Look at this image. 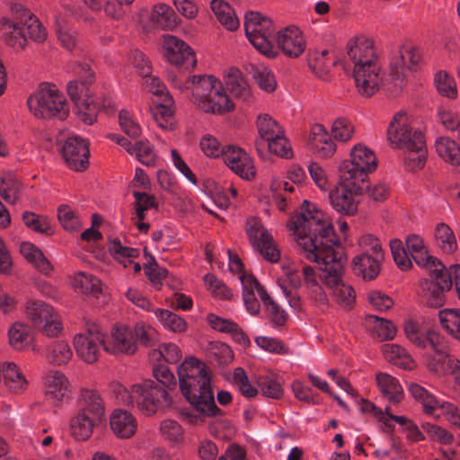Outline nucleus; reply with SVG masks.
Masks as SVG:
<instances>
[{"mask_svg": "<svg viewBox=\"0 0 460 460\" xmlns=\"http://www.w3.org/2000/svg\"><path fill=\"white\" fill-rule=\"evenodd\" d=\"M287 227L297 235V244L311 261L329 265L339 254L346 256L332 224L326 223L322 211L306 199L301 205V212H296L287 222Z\"/></svg>", "mask_w": 460, "mask_h": 460, "instance_id": "obj_1", "label": "nucleus"}, {"mask_svg": "<svg viewBox=\"0 0 460 460\" xmlns=\"http://www.w3.org/2000/svg\"><path fill=\"white\" fill-rule=\"evenodd\" d=\"M211 377L210 368L193 357L186 358L178 367L180 389L193 409V411L185 414L191 424L199 425L207 418L223 414L215 402Z\"/></svg>", "mask_w": 460, "mask_h": 460, "instance_id": "obj_2", "label": "nucleus"}, {"mask_svg": "<svg viewBox=\"0 0 460 460\" xmlns=\"http://www.w3.org/2000/svg\"><path fill=\"white\" fill-rule=\"evenodd\" d=\"M155 382L150 379L134 384L130 388L117 383L113 392L116 399L125 404H136L139 411L146 415L155 413L162 402H169L168 390L176 387L177 381L171 369L159 365L153 368Z\"/></svg>", "mask_w": 460, "mask_h": 460, "instance_id": "obj_3", "label": "nucleus"}, {"mask_svg": "<svg viewBox=\"0 0 460 460\" xmlns=\"http://www.w3.org/2000/svg\"><path fill=\"white\" fill-rule=\"evenodd\" d=\"M387 140L393 148L404 149V165L407 171L421 170L427 161V148L424 135L406 123V114H394L387 129Z\"/></svg>", "mask_w": 460, "mask_h": 460, "instance_id": "obj_4", "label": "nucleus"}, {"mask_svg": "<svg viewBox=\"0 0 460 460\" xmlns=\"http://www.w3.org/2000/svg\"><path fill=\"white\" fill-rule=\"evenodd\" d=\"M348 56L354 63L353 77L358 93L370 98L379 91L381 66L374 50V42L369 39H356L349 46Z\"/></svg>", "mask_w": 460, "mask_h": 460, "instance_id": "obj_5", "label": "nucleus"}, {"mask_svg": "<svg viewBox=\"0 0 460 460\" xmlns=\"http://www.w3.org/2000/svg\"><path fill=\"white\" fill-rule=\"evenodd\" d=\"M183 89H190L195 104L205 112L222 114L234 108L223 83L212 75L190 76Z\"/></svg>", "mask_w": 460, "mask_h": 460, "instance_id": "obj_6", "label": "nucleus"}, {"mask_svg": "<svg viewBox=\"0 0 460 460\" xmlns=\"http://www.w3.org/2000/svg\"><path fill=\"white\" fill-rule=\"evenodd\" d=\"M12 18L4 19L2 23L4 40L9 46L22 49L28 38L38 43L47 40V29L30 10L15 4L12 7Z\"/></svg>", "mask_w": 460, "mask_h": 460, "instance_id": "obj_7", "label": "nucleus"}, {"mask_svg": "<svg viewBox=\"0 0 460 460\" xmlns=\"http://www.w3.org/2000/svg\"><path fill=\"white\" fill-rule=\"evenodd\" d=\"M155 336V330L143 322L137 323L134 327L116 324L110 335L104 337V350L114 355H132L137 352L139 344L151 346Z\"/></svg>", "mask_w": 460, "mask_h": 460, "instance_id": "obj_8", "label": "nucleus"}, {"mask_svg": "<svg viewBox=\"0 0 460 460\" xmlns=\"http://www.w3.org/2000/svg\"><path fill=\"white\" fill-rule=\"evenodd\" d=\"M104 420L105 407L100 394L93 390L83 392L79 408L70 420L72 436L77 441H86Z\"/></svg>", "mask_w": 460, "mask_h": 460, "instance_id": "obj_9", "label": "nucleus"}, {"mask_svg": "<svg viewBox=\"0 0 460 460\" xmlns=\"http://www.w3.org/2000/svg\"><path fill=\"white\" fill-rule=\"evenodd\" d=\"M74 73L78 78L67 83V93L76 106L82 120L87 125H93L101 108L94 101L90 88L93 73L87 63L77 64Z\"/></svg>", "mask_w": 460, "mask_h": 460, "instance_id": "obj_10", "label": "nucleus"}, {"mask_svg": "<svg viewBox=\"0 0 460 460\" xmlns=\"http://www.w3.org/2000/svg\"><path fill=\"white\" fill-rule=\"evenodd\" d=\"M27 103L37 118L65 119L68 114L65 96L55 84L49 83L41 84L40 89L28 98Z\"/></svg>", "mask_w": 460, "mask_h": 460, "instance_id": "obj_11", "label": "nucleus"}, {"mask_svg": "<svg viewBox=\"0 0 460 460\" xmlns=\"http://www.w3.org/2000/svg\"><path fill=\"white\" fill-rule=\"evenodd\" d=\"M427 270L429 278L420 282V295L428 306L439 308L446 302L445 292L451 289L450 275L442 261H438L437 265Z\"/></svg>", "mask_w": 460, "mask_h": 460, "instance_id": "obj_12", "label": "nucleus"}, {"mask_svg": "<svg viewBox=\"0 0 460 460\" xmlns=\"http://www.w3.org/2000/svg\"><path fill=\"white\" fill-rule=\"evenodd\" d=\"M341 174L337 185L330 191L329 199L332 208L340 214L354 216L358 212V202L354 196L364 193V184L351 179V175Z\"/></svg>", "mask_w": 460, "mask_h": 460, "instance_id": "obj_13", "label": "nucleus"}, {"mask_svg": "<svg viewBox=\"0 0 460 460\" xmlns=\"http://www.w3.org/2000/svg\"><path fill=\"white\" fill-rule=\"evenodd\" d=\"M377 161L372 150L361 144L356 145L350 152V160H345L339 166L341 174L351 175V179L365 184L367 173L376 169Z\"/></svg>", "mask_w": 460, "mask_h": 460, "instance_id": "obj_14", "label": "nucleus"}, {"mask_svg": "<svg viewBox=\"0 0 460 460\" xmlns=\"http://www.w3.org/2000/svg\"><path fill=\"white\" fill-rule=\"evenodd\" d=\"M347 261V256L341 257L339 254L335 261L329 265L320 267L323 272L322 277L323 283L333 290V296L340 305H351L355 302L356 293L354 288L342 282L341 277L344 273V264Z\"/></svg>", "mask_w": 460, "mask_h": 460, "instance_id": "obj_15", "label": "nucleus"}, {"mask_svg": "<svg viewBox=\"0 0 460 460\" xmlns=\"http://www.w3.org/2000/svg\"><path fill=\"white\" fill-rule=\"evenodd\" d=\"M25 314L31 323L49 337H55L62 331V323L58 313L43 301H28Z\"/></svg>", "mask_w": 460, "mask_h": 460, "instance_id": "obj_16", "label": "nucleus"}, {"mask_svg": "<svg viewBox=\"0 0 460 460\" xmlns=\"http://www.w3.org/2000/svg\"><path fill=\"white\" fill-rule=\"evenodd\" d=\"M228 255V268L233 273L238 274V279L242 285L243 300L246 310L251 314H257L259 313V281L252 274L247 273L243 270V264L237 254H234L231 250L226 249Z\"/></svg>", "mask_w": 460, "mask_h": 460, "instance_id": "obj_17", "label": "nucleus"}, {"mask_svg": "<svg viewBox=\"0 0 460 460\" xmlns=\"http://www.w3.org/2000/svg\"><path fill=\"white\" fill-rule=\"evenodd\" d=\"M163 49L166 59L184 69L194 68L197 63L193 49L181 39L166 34L163 37Z\"/></svg>", "mask_w": 460, "mask_h": 460, "instance_id": "obj_18", "label": "nucleus"}, {"mask_svg": "<svg viewBox=\"0 0 460 460\" xmlns=\"http://www.w3.org/2000/svg\"><path fill=\"white\" fill-rule=\"evenodd\" d=\"M60 152L69 168L81 172L88 167L89 148L83 137H68L62 145Z\"/></svg>", "mask_w": 460, "mask_h": 460, "instance_id": "obj_19", "label": "nucleus"}, {"mask_svg": "<svg viewBox=\"0 0 460 460\" xmlns=\"http://www.w3.org/2000/svg\"><path fill=\"white\" fill-rule=\"evenodd\" d=\"M74 347L82 360L93 363L98 359L101 348L104 349V335L98 330L89 329L74 337Z\"/></svg>", "mask_w": 460, "mask_h": 460, "instance_id": "obj_20", "label": "nucleus"}, {"mask_svg": "<svg viewBox=\"0 0 460 460\" xmlns=\"http://www.w3.org/2000/svg\"><path fill=\"white\" fill-rule=\"evenodd\" d=\"M44 397L52 405L62 404L70 396V383L60 371H49L43 377Z\"/></svg>", "mask_w": 460, "mask_h": 460, "instance_id": "obj_21", "label": "nucleus"}, {"mask_svg": "<svg viewBox=\"0 0 460 460\" xmlns=\"http://www.w3.org/2000/svg\"><path fill=\"white\" fill-rule=\"evenodd\" d=\"M406 60L403 55H394L389 63L388 75L386 76L379 75V85L384 86L386 94L391 98L397 97L406 84L404 70Z\"/></svg>", "mask_w": 460, "mask_h": 460, "instance_id": "obj_22", "label": "nucleus"}, {"mask_svg": "<svg viewBox=\"0 0 460 460\" xmlns=\"http://www.w3.org/2000/svg\"><path fill=\"white\" fill-rule=\"evenodd\" d=\"M229 169L241 178L251 181L255 178L256 169L251 156L242 148L227 146L222 156Z\"/></svg>", "mask_w": 460, "mask_h": 460, "instance_id": "obj_23", "label": "nucleus"}, {"mask_svg": "<svg viewBox=\"0 0 460 460\" xmlns=\"http://www.w3.org/2000/svg\"><path fill=\"white\" fill-rule=\"evenodd\" d=\"M28 385L27 378L15 363L4 361L0 364V394H22L27 389Z\"/></svg>", "mask_w": 460, "mask_h": 460, "instance_id": "obj_24", "label": "nucleus"}, {"mask_svg": "<svg viewBox=\"0 0 460 460\" xmlns=\"http://www.w3.org/2000/svg\"><path fill=\"white\" fill-rule=\"evenodd\" d=\"M277 43V49H280L287 57L291 58L301 56L306 47L302 31L296 25H289L278 31Z\"/></svg>", "mask_w": 460, "mask_h": 460, "instance_id": "obj_25", "label": "nucleus"}, {"mask_svg": "<svg viewBox=\"0 0 460 460\" xmlns=\"http://www.w3.org/2000/svg\"><path fill=\"white\" fill-rule=\"evenodd\" d=\"M156 125L164 131H173L177 120L175 117L174 101L172 95L154 102L150 108Z\"/></svg>", "mask_w": 460, "mask_h": 460, "instance_id": "obj_26", "label": "nucleus"}, {"mask_svg": "<svg viewBox=\"0 0 460 460\" xmlns=\"http://www.w3.org/2000/svg\"><path fill=\"white\" fill-rule=\"evenodd\" d=\"M137 420L129 411L115 409L110 415V428L113 435L120 439L132 438L137 430Z\"/></svg>", "mask_w": 460, "mask_h": 460, "instance_id": "obj_27", "label": "nucleus"}, {"mask_svg": "<svg viewBox=\"0 0 460 460\" xmlns=\"http://www.w3.org/2000/svg\"><path fill=\"white\" fill-rule=\"evenodd\" d=\"M406 251L415 263L425 269L433 268L438 261H441L438 258L429 255L428 249L425 247L423 240L418 234H411L405 240Z\"/></svg>", "mask_w": 460, "mask_h": 460, "instance_id": "obj_28", "label": "nucleus"}, {"mask_svg": "<svg viewBox=\"0 0 460 460\" xmlns=\"http://www.w3.org/2000/svg\"><path fill=\"white\" fill-rule=\"evenodd\" d=\"M277 27L271 18L261 14V54L269 58L279 56L278 49L274 47L277 40Z\"/></svg>", "mask_w": 460, "mask_h": 460, "instance_id": "obj_29", "label": "nucleus"}, {"mask_svg": "<svg viewBox=\"0 0 460 460\" xmlns=\"http://www.w3.org/2000/svg\"><path fill=\"white\" fill-rule=\"evenodd\" d=\"M223 77L226 86L234 97L243 100L249 98L250 87L238 68L228 67L225 70Z\"/></svg>", "mask_w": 460, "mask_h": 460, "instance_id": "obj_30", "label": "nucleus"}, {"mask_svg": "<svg viewBox=\"0 0 460 460\" xmlns=\"http://www.w3.org/2000/svg\"><path fill=\"white\" fill-rule=\"evenodd\" d=\"M10 346L15 350H26L31 348L33 336L31 328L21 322L13 323L8 329Z\"/></svg>", "mask_w": 460, "mask_h": 460, "instance_id": "obj_31", "label": "nucleus"}, {"mask_svg": "<svg viewBox=\"0 0 460 460\" xmlns=\"http://www.w3.org/2000/svg\"><path fill=\"white\" fill-rule=\"evenodd\" d=\"M353 272L361 276L364 279L372 280L377 277L380 271L379 258L363 253L354 257L352 261Z\"/></svg>", "mask_w": 460, "mask_h": 460, "instance_id": "obj_32", "label": "nucleus"}, {"mask_svg": "<svg viewBox=\"0 0 460 460\" xmlns=\"http://www.w3.org/2000/svg\"><path fill=\"white\" fill-rule=\"evenodd\" d=\"M376 379L383 395L390 402L398 404L402 402L403 390L396 378L386 373H377Z\"/></svg>", "mask_w": 460, "mask_h": 460, "instance_id": "obj_33", "label": "nucleus"}, {"mask_svg": "<svg viewBox=\"0 0 460 460\" xmlns=\"http://www.w3.org/2000/svg\"><path fill=\"white\" fill-rule=\"evenodd\" d=\"M20 252L39 271L46 275L51 272L52 265L44 256L43 252L33 243L22 242L20 244Z\"/></svg>", "mask_w": 460, "mask_h": 460, "instance_id": "obj_34", "label": "nucleus"}, {"mask_svg": "<svg viewBox=\"0 0 460 460\" xmlns=\"http://www.w3.org/2000/svg\"><path fill=\"white\" fill-rule=\"evenodd\" d=\"M383 353L390 363L407 370H412L416 367L407 350L398 344H385L382 347Z\"/></svg>", "mask_w": 460, "mask_h": 460, "instance_id": "obj_35", "label": "nucleus"}, {"mask_svg": "<svg viewBox=\"0 0 460 460\" xmlns=\"http://www.w3.org/2000/svg\"><path fill=\"white\" fill-rule=\"evenodd\" d=\"M149 20L154 27L164 30H172L178 24L176 13L164 4H156L152 8Z\"/></svg>", "mask_w": 460, "mask_h": 460, "instance_id": "obj_36", "label": "nucleus"}, {"mask_svg": "<svg viewBox=\"0 0 460 460\" xmlns=\"http://www.w3.org/2000/svg\"><path fill=\"white\" fill-rule=\"evenodd\" d=\"M210 8L226 29L235 31L239 27L240 22L234 10L224 0H212Z\"/></svg>", "mask_w": 460, "mask_h": 460, "instance_id": "obj_37", "label": "nucleus"}, {"mask_svg": "<svg viewBox=\"0 0 460 460\" xmlns=\"http://www.w3.org/2000/svg\"><path fill=\"white\" fill-rule=\"evenodd\" d=\"M72 286L75 289L85 295H92L96 297L102 292L101 280L95 276L83 271L75 274Z\"/></svg>", "mask_w": 460, "mask_h": 460, "instance_id": "obj_38", "label": "nucleus"}, {"mask_svg": "<svg viewBox=\"0 0 460 460\" xmlns=\"http://www.w3.org/2000/svg\"><path fill=\"white\" fill-rule=\"evenodd\" d=\"M261 301L265 306L267 317L273 325L284 326L288 319V314L273 300L262 286H261Z\"/></svg>", "mask_w": 460, "mask_h": 460, "instance_id": "obj_39", "label": "nucleus"}, {"mask_svg": "<svg viewBox=\"0 0 460 460\" xmlns=\"http://www.w3.org/2000/svg\"><path fill=\"white\" fill-rule=\"evenodd\" d=\"M456 359L447 350L444 354L438 353L436 356H429L426 359V367L429 372L437 376H446L449 375L452 367L456 368V366H453L456 363Z\"/></svg>", "mask_w": 460, "mask_h": 460, "instance_id": "obj_40", "label": "nucleus"}, {"mask_svg": "<svg viewBox=\"0 0 460 460\" xmlns=\"http://www.w3.org/2000/svg\"><path fill=\"white\" fill-rule=\"evenodd\" d=\"M438 155L453 165L460 164V146L449 137H439L435 144Z\"/></svg>", "mask_w": 460, "mask_h": 460, "instance_id": "obj_41", "label": "nucleus"}, {"mask_svg": "<svg viewBox=\"0 0 460 460\" xmlns=\"http://www.w3.org/2000/svg\"><path fill=\"white\" fill-rule=\"evenodd\" d=\"M261 256L267 261L276 263L280 260L281 251L271 234L261 225Z\"/></svg>", "mask_w": 460, "mask_h": 460, "instance_id": "obj_42", "label": "nucleus"}, {"mask_svg": "<svg viewBox=\"0 0 460 460\" xmlns=\"http://www.w3.org/2000/svg\"><path fill=\"white\" fill-rule=\"evenodd\" d=\"M438 316L442 328L460 341V309L447 308L439 311Z\"/></svg>", "mask_w": 460, "mask_h": 460, "instance_id": "obj_43", "label": "nucleus"}, {"mask_svg": "<svg viewBox=\"0 0 460 460\" xmlns=\"http://www.w3.org/2000/svg\"><path fill=\"white\" fill-rule=\"evenodd\" d=\"M56 34L64 49L72 51L77 48L79 43L77 31L65 21L56 22Z\"/></svg>", "mask_w": 460, "mask_h": 460, "instance_id": "obj_44", "label": "nucleus"}, {"mask_svg": "<svg viewBox=\"0 0 460 460\" xmlns=\"http://www.w3.org/2000/svg\"><path fill=\"white\" fill-rule=\"evenodd\" d=\"M409 392L416 401L422 404L426 414H432L438 406V401L436 397L419 384L411 383L409 385Z\"/></svg>", "mask_w": 460, "mask_h": 460, "instance_id": "obj_45", "label": "nucleus"}, {"mask_svg": "<svg viewBox=\"0 0 460 460\" xmlns=\"http://www.w3.org/2000/svg\"><path fill=\"white\" fill-rule=\"evenodd\" d=\"M155 315L162 323L165 329L173 332H182L187 328L186 321L180 315L166 310L156 308Z\"/></svg>", "mask_w": 460, "mask_h": 460, "instance_id": "obj_46", "label": "nucleus"}, {"mask_svg": "<svg viewBox=\"0 0 460 460\" xmlns=\"http://www.w3.org/2000/svg\"><path fill=\"white\" fill-rule=\"evenodd\" d=\"M159 433L166 440L178 444L183 439L184 431L178 421L164 419L160 422Z\"/></svg>", "mask_w": 460, "mask_h": 460, "instance_id": "obj_47", "label": "nucleus"}, {"mask_svg": "<svg viewBox=\"0 0 460 460\" xmlns=\"http://www.w3.org/2000/svg\"><path fill=\"white\" fill-rule=\"evenodd\" d=\"M110 251L124 268L131 265L134 259L139 255L138 249L124 246L119 241H114L110 246Z\"/></svg>", "mask_w": 460, "mask_h": 460, "instance_id": "obj_48", "label": "nucleus"}, {"mask_svg": "<svg viewBox=\"0 0 460 460\" xmlns=\"http://www.w3.org/2000/svg\"><path fill=\"white\" fill-rule=\"evenodd\" d=\"M265 141L267 142V147L270 154L285 159L293 157L292 148L285 134H279L278 137H273Z\"/></svg>", "mask_w": 460, "mask_h": 460, "instance_id": "obj_49", "label": "nucleus"}, {"mask_svg": "<svg viewBox=\"0 0 460 460\" xmlns=\"http://www.w3.org/2000/svg\"><path fill=\"white\" fill-rule=\"evenodd\" d=\"M261 394L275 400L282 398L284 390L276 375L261 376Z\"/></svg>", "mask_w": 460, "mask_h": 460, "instance_id": "obj_50", "label": "nucleus"}, {"mask_svg": "<svg viewBox=\"0 0 460 460\" xmlns=\"http://www.w3.org/2000/svg\"><path fill=\"white\" fill-rule=\"evenodd\" d=\"M243 26L246 39L255 49L259 50V13L247 12L244 15Z\"/></svg>", "mask_w": 460, "mask_h": 460, "instance_id": "obj_51", "label": "nucleus"}, {"mask_svg": "<svg viewBox=\"0 0 460 460\" xmlns=\"http://www.w3.org/2000/svg\"><path fill=\"white\" fill-rule=\"evenodd\" d=\"M435 237L441 242L440 247L445 252L452 253L456 250V236L447 225L438 224L436 227Z\"/></svg>", "mask_w": 460, "mask_h": 460, "instance_id": "obj_52", "label": "nucleus"}, {"mask_svg": "<svg viewBox=\"0 0 460 460\" xmlns=\"http://www.w3.org/2000/svg\"><path fill=\"white\" fill-rule=\"evenodd\" d=\"M58 217L61 226L67 231H75L82 224L80 217L67 205L59 206Z\"/></svg>", "mask_w": 460, "mask_h": 460, "instance_id": "obj_53", "label": "nucleus"}, {"mask_svg": "<svg viewBox=\"0 0 460 460\" xmlns=\"http://www.w3.org/2000/svg\"><path fill=\"white\" fill-rule=\"evenodd\" d=\"M390 248L394 261L399 269L402 270H408L411 269V260L400 239H393L390 242Z\"/></svg>", "mask_w": 460, "mask_h": 460, "instance_id": "obj_54", "label": "nucleus"}, {"mask_svg": "<svg viewBox=\"0 0 460 460\" xmlns=\"http://www.w3.org/2000/svg\"><path fill=\"white\" fill-rule=\"evenodd\" d=\"M72 355V349L66 341L53 342L49 348V356L51 361L57 365L67 363Z\"/></svg>", "mask_w": 460, "mask_h": 460, "instance_id": "obj_55", "label": "nucleus"}, {"mask_svg": "<svg viewBox=\"0 0 460 460\" xmlns=\"http://www.w3.org/2000/svg\"><path fill=\"white\" fill-rule=\"evenodd\" d=\"M22 221L26 226L40 234H50L52 229L47 217L36 215L33 212H24Z\"/></svg>", "mask_w": 460, "mask_h": 460, "instance_id": "obj_56", "label": "nucleus"}, {"mask_svg": "<svg viewBox=\"0 0 460 460\" xmlns=\"http://www.w3.org/2000/svg\"><path fill=\"white\" fill-rule=\"evenodd\" d=\"M119 123L121 130L128 137L136 138L141 135V127L129 111L121 110L119 111Z\"/></svg>", "mask_w": 460, "mask_h": 460, "instance_id": "obj_57", "label": "nucleus"}, {"mask_svg": "<svg viewBox=\"0 0 460 460\" xmlns=\"http://www.w3.org/2000/svg\"><path fill=\"white\" fill-rule=\"evenodd\" d=\"M331 133L335 140L347 142L354 133V126L346 118H338L332 123Z\"/></svg>", "mask_w": 460, "mask_h": 460, "instance_id": "obj_58", "label": "nucleus"}, {"mask_svg": "<svg viewBox=\"0 0 460 460\" xmlns=\"http://www.w3.org/2000/svg\"><path fill=\"white\" fill-rule=\"evenodd\" d=\"M279 134H285V129L269 114H261V139L264 141Z\"/></svg>", "mask_w": 460, "mask_h": 460, "instance_id": "obj_59", "label": "nucleus"}, {"mask_svg": "<svg viewBox=\"0 0 460 460\" xmlns=\"http://www.w3.org/2000/svg\"><path fill=\"white\" fill-rule=\"evenodd\" d=\"M421 428L432 441H436L443 445H449L454 440L453 434L440 426L426 422L421 425Z\"/></svg>", "mask_w": 460, "mask_h": 460, "instance_id": "obj_60", "label": "nucleus"}, {"mask_svg": "<svg viewBox=\"0 0 460 460\" xmlns=\"http://www.w3.org/2000/svg\"><path fill=\"white\" fill-rule=\"evenodd\" d=\"M199 146L203 154L211 158L223 156L226 146L223 147L217 138L212 135H205L199 140Z\"/></svg>", "mask_w": 460, "mask_h": 460, "instance_id": "obj_61", "label": "nucleus"}, {"mask_svg": "<svg viewBox=\"0 0 460 460\" xmlns=\"http://www.w3.org/2000/svg\"><path fill=\"white\" fill-rule=\"evenodd\" d=\"M128 61L142 77L148 76L152 73L151 62L143 52L137 49L132 50L129 54Z\"/></svg>", "mask_w": 460, "mask_h": 460, "instance_id": "obj_62", "label": "nucleus"}, {"mask_svg": "<svg viewBox=\"0 0 460 460\" xmlns=\"http://www.w3.org/2000/svg\"><path fill=\"white\" fill-rule=\"evenodd\" d=\"M204 283L208 287V288L219 298L230 299L232 297L231 289L215 275H205Z\"/></svg>", "mask_w": 460, "mask_h": 460, "instance_id": "obj_63", "label": "nucleus"}, {"mask_svg": "<svg viewBox=\"0 0 460 460\" xmlns=\"http://www.w3.org/2000/svg\"><path fill=\"white\" fill-rule=\"evenodd\" d=\"M435 82L439 93L451 99L456 98L457 91L456 84L447 73L439 71L436 75Z\"/></svg>", "mask_w": 460, "mask_h": 460, "instance_id": "obj_64", "label": "nucleus"}]
</instances>
